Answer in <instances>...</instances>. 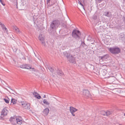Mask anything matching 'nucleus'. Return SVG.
Returning <instances> with one entry per match:
<instances>
[{"label": "nucleus", "mask_w": 125, "mask_h": 125, "mask_svg": "<svg viewBox=\"0 0 125 125\" xmlns=\"http://www.w3.org/2000/svg\"><path fill=\"white\" fill-rule=\"evenodd\" d=\"M97 16L96 15H94L93 16V19L94 20H96L97 19Z\"/></svg>", "instance_id": "473e14b6"}, {"label": "nucleus", "mask_w": 125, "mask_h": 125, "mask_svg": "<svg viewBox=\"0 0 125 125\" xmlns=\"http://www.w3.org/2000/svg\"><path fill=\"white\" fill-rule=\"evenodd\" d=\"M63 56L66 57L68 59L70 56V53H68L67 52L65 51L63 52Z\"/></svg>", "instance_id": "2eb2a0df"}, {"label": "nucleus", "mask_w": 125, "mask_h": 125, "mask_svg": "<svg viewBox=\"0 0 125 125\" xmlns=\"http://www.w3.org/2000/svg\"><path fill=\"white\" fill-rule=\"evenodd\" d=\"M55 2L54 0H47V4L49 6H51L54 4Z\"/></svg>", "instance_id": "4468645a"}, {"label": "nucleus", "mask_w": 125, "mask_h": 125, "mask_svg": "<svg viewBox=\"0 0 125 125\" xmlns=\"http://www.w3.org/2000/svg\"><path fill=\"white\" fill-rule=\"evenodd\" d=\"M0 2L3 6H4L5 5V4L4 1V0H0Z\"/></svg>", "instance_id": "72a5a7b5"}, {"label": "nucleus", "mask_w": 125, "mask_h": 125, "mask_svg": "<svg viewBox=\"0 0 125 125\" xmlns=\"http://www.w3.org/2000/svg\"><path fill=\"white\" fill-rule=\"evenodd\" d=\"M25 66V64L22 65H20V66H19V67L21 68H23V69H24V68L25 69V68H26Z\"/></svg>", "instance_id": "2f4dec72"}, {"label": "nucleus", "mask_w": 125, "mask_h": 125, "mask_svg": "<svg viewBox=\"0 0 125 125\" xmlns=\"http://www.w3.org/2000/svg\"><path fill=\"white\" fill-rule=\"evenodd\" d=\"M55 74L57 75L62 76L63 75V73L60 69H58L57 71L55 72Z\"/></svg>", "instance_id": "9b49d317"}, {"label": "nucleus", "mask_w": 125, "mask_h": 125, "mask_svg": "<svg viewBox=\"0 0 125 125\" xmlns=\"http://www.w3.org/2000/svg\"><path fill=\"white\" fill-rule=\"evenodd\" d=\"M12 49H13V51L15 52H16L17 50V48H15L14 47L12 48Z\"/></svg>", "instance_id": "f704fd0d"}, {"label": "nucleus", "mask_w": 125, "mask_h": 125, "mask_svg": "<svg viewBox=\"0 0 125 125\" xmlns=\"http://www.w3.org/2000/svg\"><path fill=\"white\" fill-rule=\"evenodd\" d=\"M116 78L114 76H110L107 78V81L110 83H113L116 80Z\"/></svg>", "instance_id": "6e6552de"}, {"label": "nucleus", "mask_w": 125, "mask_h": 125, "mask_svg": "<svg viewBox=\"0 0 125 125\" xmlns=\"http://www.w3.org/2000/svg\"><path fill=\"white\" fill-rule=\"evenodd\" d=\"M60 24L59 21L57 20L53 21L50 24V28L51 32L50 33L53 35L56 32V30Z\"/></svg>", "instance_id": "f257e3e1"}, {"label": "nucleus", "mask_w": 125, "mask_h": 125, "mask_svg": "<svg viewBox=\"0 0 125 125\" xmlns=\"http://www.w3.org/2000/svg\"><path fill=\"white\" fill-rule=\"evenodd\" d=\"M4 116L2 115H1V116H0V120H2L4 119L3 118V117Z\"/></svg>", "instance_id": "58836bf2"}, {"label": "nucleus", "mask_w": 125, "mask_h": 125, "mask_svg": "<svg viewBox=\"0 0 125 125\" xmlns=\"http://www.w3.org/2000/svg\"><path fill=\"white\" fill-rule=\"evenodd\" d=\"M62 26L64 28H66V24H62Z\"/></svg>", "instance_id": "4c0bfd02"}, {"label": "nucleus", "mask_w": 125, "mask_h": 125, "mask_svg": "<svg viewBox=\"0 0 125 125\" xmlns=\"http://www.w3.org/2000/svg\"><path fill=\"white\" fill-rule=\"evenodd\" d=\"M21 105H22L23 107L25 109L28 110L30 108V104L28 103L25 102L23 101L21 102Z\"/></svg>", "instance_id": "20e7f679"}, {"label": "nucleus", "mask_w": 125, "mask_h": 125, "mask_svg": "<svg viewBox=\"0 0 125 125\" xmlns=\"http://www.w3.org/2000/svg\"><path fill=\"white\" fill-rule=\"evenodd\" d=\"M1 26L3 30H6L7 29L6 27H5V26L3 24Z\"/></svg>", "instance_id": "7c9ffc66"}, {"label": "nucleus", "mask_w": 125, "mask_h": 125, "mask_svg": "<svg viewBox=\"0 0 125 125\" xmlns=\"http://www.w3.org/2000/svg\"><path fill=\"white\" fill-rule=\"evenodd\" d=\"M104 15L106 16L110 17H111V13L109 11L105 12L104 14Z\"/></svg>", "instance_id": "a211bd4d"}, {"label": "nucleus", "mask_w": 125, "mask_h": 125, "mask_svg": "<svg viewBox=\"0 0 125 125\" xmlns=\"http://www.w3.org/2000/svg\"><path fill=\"white\" fill-rule=\"evenodd\" d=\"M32 71H35V70H34V68H32Z\"/></svg>", "instance_id": "a18cd8bd"}, {"label": "nucleus", "mask_w": 125, "mask_h": 125, "mask_svg": "<svg viewBox=\"0 0 125 125\" xmlns=\"http://www.w3.org/2000/svg\"><path fill=\"white\" fill-rule=\"evenodd\" d=\"M49 111L48 108H46L43 111V113L45 115H47L48 114Z\"/></svg>", "instance_id": "f3484780"}, {"label": "nucleus", "mask_w": 125, "mask_h": 125, "mask_svg": "<svg viewBox=\"0 0 125 125\" xmlns=\"http://www.w3.org/2000/svg\"><path fill=\"white\" fill-rule=\"evenodd\" d=\"M91 65L92 66V68L94 69V66L93 65H92L91 64Z\"/></svg>", "instance_id": "37998d69"}, {"label": "nucleus", "mask_w": 125, "mask_h": 125, "mask_svg": "<svg viewBox=\"0 0 125 125\" xmlns=\"http://www.w3.org/2000/svg\"><path fill=\"white\" fill-rule=\"evenodd\" d=\"M123 21L125 23V17L123 18Z\"/></svg>", "instance_id": "a19ab883"}, {"label": "nucleus", "mask_w": 125, "mask_h": 125, "mask_svg": "<svg viewBox=\"0 0 125 125\" xmlns=\"http://www.w3.org/2000/svg\"><path fill=\"white\" fill-rule=\"evenodd\" d=\"M39 39L42 42V43L45 46L46 44H45V42L44 41V37L42 36V34L39 35Z\"/></svg>", "instance_id": "1a4fd4ad"}, {"label": "nucleus", "mask_w": 125, "mask_h": 125, "mask_svg": "<svg viewBox=\"0 0 125 125\" xmlns=\"http://www.w3.org/2000/svg\"><path fill=\"white\" fill-rule=\"evenodd\" d=\"M80 1H80V0H78V3L79 4L81 5V6H82L83 9H84V10H85L84 8V4H85L84 0H82L83 1V2H82L81 0Z\"/></svg>", "instance_id": "6ab92c4d"}, {"label": "nucleus", "mask_w": 125, "mask_h": 125, "mask_svg": "<svg viewBox=\"0 0 125 125\" xmlns=\"http://www.w3.org/2000/svg\"><path fill=\"white\" fill-rule=\"evenodd\" d=\"M13 28L14 30L17 33H20V31L18 28H17L16 26H13Z\"/></svg>", "instance_id": "aec40b11"}, {"label": "nucleus", "mask_w": 125, "mask_h": 125, "mask_svg": "<svg viewBox=\"0 0 125 125\" xmlns=\"http://www.w3.org/2000/svg\"><path fill=\"white\" fill-rule=\"evenodd\" d=\"M25 66L26 68H25V69H31V67L29 65H28V64H25Z\"/></svg>", "instance_id": "bb28decb"}, {"label": "nucleus", "mask_w": 125, "mask_h": 125, "mask_svg": "<svg viewBox=\"0 0 125 125\" xmlns=\"http://www.w3.org/2000/svg\"><path fill=\"white\" fill-rule=\"evenodd\" d=\"M16 121H17V122H20V121H22L20 119H19V118L17 119V118Z\"/></svg>", "instance_id": "e433bc0d"}, {"label": "nucleus", "mask_w": 125, "mask_h": 125, "mask_svg": "<svg viewBox=\"0 0 125 125\" xmlns=\"http://www.w3.org/2000/svg\"><path fill=\"white\" fill-rule=\"evenodd\" d=\"M46 97V96L45 95H44V96L43 97V98H45Z\"/></svg>", "instance_id": "49530a36"}, {"label": "nucleus", "mask_w": 125, "mask_h": 125, "mask_svg": "<svg viewBox=\"0 0 125 125\" xmlns=\"http://www.w3.org/2000/svg\"><path fill=\"white\" fill-rule=\"evenodd\" d=\"M109 51L111 53L116 54H118L120 52V50L119 48L118 47L110 48Z\"/></svg>", "instance_id": "7ed1b4c3"}, {"label": "nucleus", "mask_w": 125, "mask_h": 125, "mask_svg": "<svg viewBox=\"0 0 125 125\" xmlns=\"http://www.w3.org/2000/svg\"><path fill=\"white\" fill-rule=\"evenodd\" d=\"M9 120L11 124L15 125L17 122V118L15 116L11 117Z\"/></svg>", "instance_id": "423d86ee"}, {"label": "nucleus", "mask_w": 125, "mask_h": 125, "mask_svg": "<svg viewBox=\"0 0 125 125\" xmlns=\"http://www.w3.org/2000/svg\"><path fill=\"white\" fill-rule=\"evenodd\" d=\"M67 59L71 62L73 63L75 62V59L72 55H71Z\"/></svg>", "instance_id": "f8f14e48"}, {"label": "nucleus", "mask_w": 125, "mask_h": 125, "mask_svg": "<svg viewBox=\"0 0 125 125\" xmlns=\"http://www.w3.org/2000/svg\"><path fill=\"white\" fill-rule=\"evenodd\" d=\"M78 110L75 108L71 106L70 107V111L72 115L73 116H75V115L74 113L77 111Z\"/></svg>", "instance_id": "0eeeda50"}, {"label": "nucleus", "mask_w": 125, "mask_h": 125, "mask_svg": "<svg viewBox=\"0 0 125 125\" xmlns=\"http://www.w3.org/2000/svg\"><path fill=\"white\" fill-rule=\"evenodd\" d=\"M48 69L52 73H53V72L54 71V69H55L53 68L51 66L49 67H48Z\"/></svg>", "instance_id": "5701e85b"}, {"label": "nucleus", "mask_w": 125, "mask_h": 125, "mask_svg": "<svg viewBox=\"0 0 125 125\" xmlns=\"http://www.w3.org/2000/svg\"><path fill=\"white\" fill-rule=\"evenodd\" d=\"M28 17L30 20L32 19L34 21V16L32 13L31 12H29L28 14Z\"/></svg>", "instance_id": "9d476101"}, {"label": "nucleus", "mask_w": 125, "mask_h": 125, "mask_svg": "<svg viewBox=\"0 0 125 125\" xmlns=\"http://www.w3.org/2000/svg\"><path fill=\"white\" fill-rule=\"evenodd\" d=\"M33 94L35 97L38 99H40L41 98V96L38 93L36 92H34L33 93Z\"/></svg>", "instance_id": "dca6fc26"}, {"label": "nucleus", "mask_w": 125, "mask_h": 125, "mask_svg": "<svg viewBox=\"0 0 125 125\" xmlns=\"http://www.w3.org/2000/svg\"><path fill=\"white\" fill-rule=\"evenodd\" d=\"M124 115L125 116V113L124 114Z\"/></svg>", "instance_id": "09e8293b"}, {"label": "nucleus", "mask_w": 125, "mask_h": 125, "mask_svg": "<svg viewBox=\"0 0 125 125\" xmlns=\"http://www.w3.org/2000/svg\"><path fill=\"white\" fill-rule=\"evenodd\" d=\"M3 99L5 101V102L7 103H9V102L8 100L5 98H4Z\"/></svg>", "instance_id": "c9c22d12"}, {"label": "nucleus", "mask_w": 125, "mask_h": 125, "mask_svg": "<svg viewBox=\"0 0 125 125\" xmlns=\"http://www.w3.org/2000/svg\"><path fill=\"white\" fill-rule=\"evenodd\" d=\"M3 24H2V23L0 22V25H1H1H2Z\"/></svg>", "instance_id": "c03bdc74"}, {"label": "nucleus", "mask_w": 125, "mask_h": 125, "mask_svg": "<svg viewBox=\"0 0 125 125\" xmlns=\"http://www.w3.org/2000/svg\"><path fill=\"white\" fill-rule=\"evenodd\" d=\"M81 35V34L80 31L76 29L73 30L72 32V36L76 39H80Z\"/></svg>", "instance_id": "f03ea898"}, {"label": "nucleus", "mask_w": 125, "mask_h": 125, "mask_svg": "<svg viewBox=\"0 0 125 125\" xmlns=\"http://www.w3.org/2000/svg\"><path fill=\"white\" fill-rule=\"evenodd\" d=\"M108 57V55L107 54H106V55L102 56H100V57L101 58V59L102 60H104L106 59H107V58Z\"/></svg>", "instance_id": "412c9836"}, {"label": "nucleus", "mask_w": 125, "mask_h": 125, "mask_svg": "<svg viewBox=\"0 0 125 125\" xmlns=\"http://www.w3.org/2000/svg\"><path fill=\"white\" fill-rule=\"evenodd\" d=\"M106 115L108 116L111 114L112 112H110L108 111L106 112Z\"/></svg>", "instance_id": "cd10ccee"}, {"label": "nucleus", "mask_w": 125, "mask_h": 125, "mask_svg": "<svg viewBox=\"0 0 125 125\" xmlns=\"http://www.w3.org/2000/svg\"><path fill=\"white\" fill-rule=\"evenodd\" d=\"M101 0H96V2H101Z\"/></svg>", "instance_id": "79ce46f5"}, {"label": "nucleus", "mask_w": 125, "mask_h": 125, "mask_svg": "<svg viewBox=\"0 0 125 125\" xmlns=\"http://www.w3.org/2000/svg\"><path fill=\"white\" fill-rule=\"evenodd\" d=\"M124 37V34L123 33L120 34V35L119 36L120 39L123 40Z\"/></svg>", "instance_id": "a878e982"}, {"label": "nucleus", "mask_w": 125, "mask_h": 125, "mask_svg": "<svg viewBox=\"0 0 125 125\" xmlns=\"http://www.w3.org/2000/svg\"><path fill=\"white\" fill-rule=\"evenodd\" d=\"M21 4L20 5L21 6H22L26 5V3L25 0H21Z\"/></svg>", "instance_id": "4be33fe9"}, {"label": "nucleus", "mask_w": 125, "mask_h": 125, "mask_svg": "<svg viewBox=\"0 0 125 125\" xmlns=\"http://www.w3.org/2000/svg\"><path fill=\"white\" fill-rule=\"evenodd\" d=\"M16 100L15 99L12 98L11 99V103H12L13 104H16Z\"/></svg>", "instance_id": "393cba45"}, {"label": "nucleus", "mask_w": 125, "mask_h": 125, "mask_svg": "<svg viewBox=\"0 0 125 125\" xmlns=\"http://www.w3.org/2000/svg\"><path fill=\"white\" fill-rule=\"evenodd\" d=\"M17 2V4L16 6L17 7V8H18V7H17V2Z\"/></svg>", "instance_id": "de8ad7c7"}, {"label": "nucleus", "mask_w": 125, "mask_h": 125, "mask_svg": "<svg viewBox=\"0 0 125 125\" xmlns=\"http://www.w3.org/2000/svg\"><path fill=\"white\" fill-rule=\"evenodd\" d=\"M22 121H20V122H16V123H17V124H18L21 125V124L22 123Z\"/></svg>", "instance_id": "ea45409f"}, {"label": "nucleus", "mask_w": 125, "mask_h": 125, "mask_svg": "<svg viewBox=\"0 0 125 125\" xmlns=\"http://www.w3.org/2000/svg\"><path fill=\"white\" fill-rule=\"evenodd\" d=\"M81 45L83 47L85 48H87L88 47V46L85 44L84 42H82Z\"/></svg>", "instance_id": "b1692460"}, {"label": "nucleus", "mask_w": 125, "mask_h": 125, "mask_svg": "<svg viewBox=\"0 0 125 125\" xmlns=\"http://www.w3.org/2000/svg\"><path fill=\"white\" fill-rule=\"evenodd\" d=\"M101 114L102 115H106V112L105 111H101Z\"/></svg>", "instance_id": "c756f323"}, {"label": "nucleus", "mask_w": 125, "mask_h": 125, "mask_svg": "<svg viewBox=\"0 0 125 125\" xmlns=\"http://www.w3.org/2000/svg\"><path fill=\"white\" fill-rule=\"evenodd\" d=\"M12 93V94H14L13 93Z\"/></svg>", "instance_id": "8fccbe9b"}, {"label": "nucleus", "mask_w": 125, "mask_h": 125, "mask_svg": "<svg viewBox=\"0 0 125 125\" xmlns=\"http://www.w3.org/2000/svg\"><path fill=\"white\" fill-rule=\"evenodd\" d=\"M83 94L84 95L88 97H90L91 94H90L89 92L87 90H84L83 91Z\"/></svg>", "instance_id": "39448f33"}, {"label": "nucleus", "mask_w": 125, "mask_h": 125, "mask_svg": "<svg viewBox=\"0 0 125 125\" xmlns=\"http://www.w3.org/2000/svg\"><path fill=\"white\" fill-rule=\"evenodd\" d=\"M43 103L45 104L48 105L50 104V103L48 102L47 101L46 99H43Z\"/></svg>", "instance_id": "c85d7f7f"}, {"label": "nucleus", "mask_w": 125, "mask_h": 125, "mask_svg": "<svg viewBox=\"0 0 125 125\" xmlns=\"http://www.w3.org/2000/svg\"><path fill=\"white\" fill-rule=\"evenodd\" d=\"M8 112L6 109V108H4L1 112V115L3 116L6 115Z\"/></svg>", "instance_id": "ddd939ff"}]
</instances>
